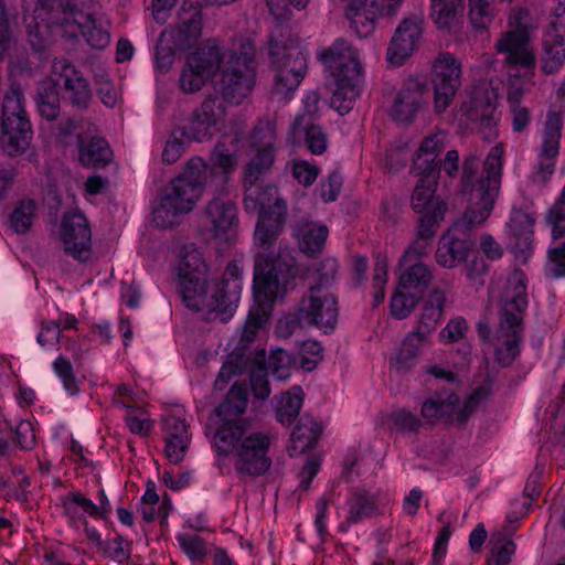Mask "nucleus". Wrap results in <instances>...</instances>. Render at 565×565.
<instances>
[{
  "instance_id": "nucleus-1",
  "label": "nucleus",
  "mask_w": 565,
  "mask_h": 565,
  "mask_svg": "<svg viewBox=\"0 0 565 565\" xmlns=\"http://www.w3.org/2000/svg\"><path fill=\"white\" fill-rule=\"evenodd\" d=\"M295 277L292 265L280 256L257 254L254 262L253 294L254 305L249 309L238 345L228 354L226 362L232 366L230 373L242 374L253 362L247 353L249 343L257 331L269 319L277 300H282L288 286Z\"/></svg>"
},
{
  "instance_id": "nucleus-2",
  "label": "nucleus",
  "mask_w": 565,
  "mask_h": 565,
  "mask_svg": "<svg viewBox=\"0 0 565 565\" xmlns=\"http://www.w3.org/2000/svg\"><path fill=\"white\" fill-rule=\"evenodd\" d=\"M93 0H22V21L30 33L56 32L70 40L82 35L94 49L109 43L107 31L96 26Z\"/></svg>"
},
{
  "instance_id": "nucleus-3",
  "label": "nucleus",
  "mask_w": 565,
  "mask_h": 565,
  "mask_svg": "<svg viewBox=\"0 0 565 565\" xmlns=\"http://www.w3.org/2000/svg\"><path fill=\"white\" fill-rule=\"evenodd\" d=\"M207 171L206 161L194 157L185 163L182 172L160 191V202L152 209V222L157 227L171 228L194 209L201 189L207 182Z\"/></svg>"
},
{
  "instance_id": "nucleus-4",
  "label": "nucleus",
  "mask_w": 565,
  "mask_h": 565,
  "mask_svg": "<svg viewBox=\"0 0 565 565\" xmlns=\"http://www.w3.org/2000/svg\"><path fill=\"white\" fill-rule=\"evenodd\" d=\"M501 154L499 147L491 149L484 160V177H479L477 156L469 154L463 160L460 193L468 202L466 212L472 222H486L493 209L500 189Z\"/></svg>"
},
{
  "instance_id": "nucleus-5",
  "label": "nucleus",
  "mask_w": 565,
  "mask_h": 565,
  "mask_svg": "<svg viewBox=\"0 0 565 565\" xmlns=\"http://www.w3.org/2000/svg\"><path fill=\"white\" fill-rule=\"evenodd\" d=\"M500 303L495 339L502 345L495 349L494 355L500 366L508 367L520 353L519 344L524 332L527 295L524 274L521 270H516L513 279L508 281L505 295Z\"/></svg>"
},
{
  "instance_id": "nucleus-6",
  "label": "nucleus",
  "mask_w": 565,
  "mask_h": 565,
  "mask_svg": "<svg viewBox=\"0 0 565 565\" xmlns=\"http://www.w3.org/2000/svg\"><path fill=\"white\" fill-rule=\"evenodd\" d=\"M249 427H226L213 435L214 448L220 456L234 455V468L241 476L256 478L267 472L271 459L267 456L270 440L262 433L248 434Z\"/></svg>"
},
{
  "instance_id": "nucleus-7",
  "label": "nucleus",
  "mask_w": 565,
  "mask_h": 565,
  "mask_svg": "<svg viewBox=\"0 0 565 565\" xmlns=\"http://www.w3.org/2000/svg\"><path fill=\"white\" fill-rule=\"evenodd\" d=\"M334 78L335 88L331 106L339 113H348L363 85L362 66L358 51L344 39H338L318 55Z\"/></svg>"
},
{
  "instance_id": "nucleus-8",
  "label": "nucleus",
  "mask_w": 565,
  "mask_h": 565,
  "mask_svg": "<svg viewBox=\"0 0 565 565\" xmlns=\"http://www.w3.org/2000/svg\"><path fill=\"white\" fill-rule=\"evenodd\" d=\"M243 204L247 213L258 212L255 228V243L264 250H268L282 233L287 220L286 201L278 196V189L274 184L257 186L244 184Z\"/></svg>"
},
{
  "instance_id": "nucleus-9",
  "label": "nucleus",
  "mask_w": 565,
  "mask_h": 565,
  "mask_svg": "<svg viewBox=\"0 0 565 565\" xmlns=\"http://www.w3.org/2000/svg\"><path fill=\"white\" fill-rule=\"evenodd\" d=\"M269 64L275 72L273 93L288 98L301 83L307 72V57L301 50L299 39L285 38L284 34L269 39Z\"/></svg>"
},
{
  "instance_id": "nucleus-10",
  "label": "nucleus",
  "mask_w": 565,
  "mask_h": 565,
  "mask_svg": "<svg viewBox=\"0 0 565 565\" xmlns=\"http://www.w3.org/2000/svg\"><path fill=\"white\" fill-rule=\"evenodd\" d=\"M204 264L200 253L192 248L184 247L180 255L178 288L185 306L194 311H202L205 308H220L216 295L221 289H215L213 295L209 294L210 282L204 273Z\"/></svg>"
},
{
  "instance_id": "nucleus-11",
  "label": "nucleus",
  "mask_w": 565,
  "mask_h": 565,
  "mask_svg": "<svg viewBox=\"0 0 565 565\" xmlns=\"http://www.w3.org/2000/svg\"><path fill=\"white\" fill-rule=\"evenodd\" d=\"M33 131L22 105L19 88L6 94L0 125V149L10 157L21 156L31 145Z\"/></svg>"
},
{
  "instance_id": "nucleus-12",
  "label": "nucleus",
  "mask_w": 565,
  "mask_h": 565,
  "mask_svg": "<svg viewBox=\"0 0 565 565\" xmlns=\"http://www.w3.org/2000/svg\"><path fill=\"white\" fill-rule=\"evenodd\" d=\"M253 63L254 47L250 44H242L239 55L228 54L227 66L214 85L215 94L224 104H239L250 93L255 78Z\"/></svg>"
},
{
  "instance_id": "nucleus-13",
  "label": "nucleus",
  "mask_w": 565,
  "mask_h": 565,
  "mask_svg": "<svg viewBox=\"0 0 565 565\" xmlns=\"http://www.w3.org/2000/svg\"><path fill=\"white\" fill-rule=\"evenodd\" d=\"M465 212L461 221L455 222L451 227L444 234L436 250V260L439 265L447 268H454L459 263L468 258L469 252L475 248V241L470 237L469 232L476 224L484 222H472Z\"/></svg>"
},
{
  "instance_id": "nucleus-14",
  "label": "nucleus",
  "mask_w": 565,
  "mask_h": 565,
  "mask_svg": "<svg viewBox=\"0 0 565 565\" xmlns=\"http://www.w3.org/2000/svg\"><path fill=\"white\" fill-rule=\"evenodd\" d=\"M460 75L461 65L452 54H441L435 61L431 82L437 113L445 111L449 106L461 85Z\"/></svg>"
},
{
  "instance_id": "nucleus-15",
  "label": "nucleus",
  "mask_w": 565,
  "mask_h": 565,
  "mask_svg": "<svg viewBox=\"0 0 565 565\" xmlns=\"http://www.w3.org/2000/svg\"><path fill=\"white\" fill-rule=\"evenodd\" d=\"M60 238L67 255L79 262H86L90 257L92 231L82 212L73 211L63 215Z\"/></svg>"
},
{
  "instance_id": "nucleus-16",
  "label": "nucleus",
  "mask_w": 565,
  "mask_h": 565,
  "mask_svg": "<svg viewBox=\"0 0 565 565\" xmlns=\"http://www.w3.org/2000/svg\"><path fill=\"white\" fill-rule=\"evenodd\" d=\"M179 23L161 32L167 41L180 52L191 49L201 35V6L196 1L184 0L179 11Z\"/></svg>"
},
{
  "instance_id": "nucleus-17",
  "label": "nucleus",
  "mask_w": 565,
  "mask_h": 565,
  "mask_svg": "<svg viewBox=\"0 0 565 565\" xmlns=\"http://www.w3.org/2000/svg\"><path fill=\"white\" fill-rule=\"evenodd\" d=\"M300 312L307 326H317L321 329L333 330L338 321V307L335 297L322 294L320 286H311L308 296L300 302Z\"/></svg>"
},
{
  "instance_id": "nucleus-18",
  "label": "nucleus",
  "mask_w": 565,
  "mask_h": 565,
  "mask_svg": "<svg viewBox=\"0 0 565 565\" xmlns=\"http://www.w3.org/2000/svg\"><path fill=\"white\" fill-rule=\"evenodd\" d=\"M204 215L213 238L221 243H232L236 239L239 218L237 206L233 201L213 198L206 204Z\"/></svg>"
},
{
  "instance_id": "nucleus-19",
  "label": "nucleus",
  "mask_w": 565,
  "mask_h": 565,
  "mask_svg": "<svg viewBox=\"0 0 565 565\" xmlns=\"http://www.w3.org/2000/svg\"><path fill=\"white\" fill-rule=\"evenodd\" d=\"M52 68L60 88L64 89V99L78 109L88 108L93 94L82 72L64 58H55Z\"/></svg>"
},
{
  "instance_id": "nucleus-20",
  "label": "nucleus",
  "mask_w": 565,
  "mask_h": 565,
  "mask_svg": "<svg viewBox=\"0 0 565 565\" xmlns=\"http://www.w3.org/2000/svg\"><path fill=\"white\" fill-rule=\"evenodd\" d=\"M430 88L426 79L408 78L391 109V116L395 121L411 124L419 109L427 103Z\"/></svg>"
},
{
  "instance_id": "nucleus-21",
  "label": "nucleus",
  "mask_w": 565,
  "mask_h": 565,
  "mask_svg": "<svg viewBox=\"0 0 565 565\" xmlns=\"http://www.w3.org/2000/svg\"><path fill=\"white\" fill-rule=\"evenodd\" d=\"M422 34L420 19L417 17L405 18L391 39L386 60L393 65H402L418 49Z\"/></svg>"
},
{
  "instance_id": "nucleus-22",
  "label": "nucleus",
  "mask_w": 565,
  "mask_h": 565,
  "mask_svg": "<svg viewBox=\"0 0 565 565\" xmlns=\"http://www.w3.org/2000/svg\"><path fill=\"white\" fill-rule=\"evenodd\" d=\"M498 53L505 54V64L526 70L534 68L536 58L531 47L530 33L523 29H510L501 33L495 43Z\"/></svg>"
},
{
  "instance_id": "nucleus-23",
  "label": "nucleus",
  "mask_w": 565,
  "mask_h": 565,
  "mask_svg": "<svg viewBox=\"0 0 565 565\" xmlns=\"http://www.w3.org/2000/svg\"><path fill=\"white\" fill-rule=\"evenodd\" d=\"M215 289H221L215 297L220 308H205V310L216 313L222 322H226L236 310L241 297L242 287L238 280V266L236 264H228L225 275L220 281L210 282L209 294L213 295Z\"/></svg>"
},
{
  "instance_id": "nucleus-24",
  "label": "nucleus",
  "mask_w": 565,
  "mask_h": 565,
  "mask_svg": "<svg viewBox=\"0 0 565 565\" xmlns=\"http://www.w3.org/2000/svg\"><path fill=\"white\" fill-rule=\"evenodd\" d=\"M419 177L412 194V207L420 214V216H431L440 210L441 222L444 221L445 213L447 212V203L440 198L436 196L438 180L440 174L434 172L415 171Z\"/></svg>"
},
{
  "instance_id": "nucleus-25",
  "label": "nucleus",
  "mask_w": 565,
  "mask_h": 565,
  "mask_svg": "<svg viewBox=\"0 0 565 565\" xmlns=\"http://www.w3.org/2000/svg\"><path fill=\"white\" fill-rule=\"evenodd\" d=\"M388 3V0H351L349 2L345 17L359 38H367L374 32L377 15L391 18L386 13Z\"/></svg>"
},
{
  "instance_id": "nucleus-26",
  "label": "nucleus",
  "mask_w": 565,
  "mask_h": 565,
  "mask_svg": "<svg viewBox=\"0 0 565 565\" xmlns=\"http://www.w3.org/2000/svg\"><path fill=\"white\" fill-rule=\"evenodd\" d=\"M562 116L556 111H548L544 130V142L541 151V160L537 164L536 177L545 182L555 169V158L558 156L559 140L562 136Z\"/></svg>"
},
{
  "instance_id": "nucleus-27",
  "label": "nucleus",
  "mask_w": 565,
  "mask_h": 565,
  "mask_svg": "<svg viewBox=\"0 0 565 565\" xmlns=\"http://www.w3.org/2000/svg\"><path fill=\"white\" fill-rule=\"evenodd\" d=\"M247 404L248 396L245 385L235 383L228 391L225 399L214 411L222 422L217 429L249 427L250 422L241 417L245 413Z\"/></svg>"
},
{
  "instance_id": "nucleus-28",
  "label": "nucleus",
  "mask_w": 565,
  "mask_h": 565,
  "mask_svg": "<svg viewBox=\"0 0 565 565\" xmlns=\"http://www.w3.org/2000/svg\"><path fill=\"white\" fill-rule=\"evenodd\" d=\"M230 53L223 51L216 40L210 39L186 57L188 65L199 68L212 78L217 71L223 72V68L227 66Z\"/></svg>"
},
{
  "instance_id": "nucleus-29",
  "label": "nucleus",
  "mask_w": 565,
  "mask_h": 565,
  "mask_svg": "<svg viewBox=\"0 0 565 565\" xmlns=\"http://www.w3.org/2000/svg\"><path fill=\"white\" fill-rule=\"evenodd\" d=\"M440 210L437 209L431 216H419L417 224L416 239L408 246L404 255L399 259L401 266H407L427 253L431 238L435 236L441 223Z\"/></svg>"
},
{
  "instance_id": "nucleus-30",
  "label": "nucleus",
  "mask_w": 565,
  "mask_h": 565,
  "mask_svg": "<svg viewBox=\"0 0 565 565\" xmlns=\"http://www.w3.org/2000/svg\"><path fill=\"white\" fill-rule=\"evenodd\" d=\"M78 160L85 167L104 168L110 163L113 151L103 137L79 132L77 135Z\"/></svg>"
},
{
  "instance_id": "nucleus-31",
  "label": "nucleus",
  "mask_w": 565,
  "mask_h": 565,
  "mask_svg": "<svg viewBox=\"0 0 565 565\" xmlns=\"http://www.w3.org/2000/svg\"><path fill=\"white\" fill-rule=\"evenodd\" d=\"M34 103L39 115L47 121H55L61 114L60 83L53 76L35 85Z\"/></svg>"
},
{
  "instance_id": "nucleus-32",
  "label": "nucleus",
  "mask_w": 565,
  "mask_h": 565,
  "mask_svg": "<svg viewBox=\"0 0 565 565\" xmlns=\"http://www.w3.org/2000/svg\"><path fill=\"white\" fill-rule=\"evenodd\" d=\"M321 431V426L311 416L302 415L290 435V456H294V452L301 455L313 449Z\"/></svg>"
},
{
  "instance_id": "nucleus-33",
  "label": "nucleus",
  "mask_w": 565,
  "mask_h": 565,
  "mask_svg": "<svg viewBox=\"0 0 565 565\" xmlns=\"http://www.w3.org/2000/svg\"><path fill=\"white\" fill-rule=\"evenodd\" d=\"M459 401V396L454 392L447 390L437 392L423 403L422 416L428 423H435L439 419L451 420Z\"/></svg>"
},
{
  "instance_id": "nucleus-34",
  "label": "nucleus",
  "mask_w": 565,
  "mask_h": 565,
  "mask_svg": "<svg viewBox=\"0 0 565 565\" xmlns=\"http://www.w3.org/2000/svg\"><path fill=\"white\" fill-rule=\"evenodd\" d=\"M403 267L405 269L399 276L398 285L415 297L423 299L434 278L430 268L422 262H414Z\"/></svg>"
},
{
  "instance_id": "nucleus-35",
  "label": "nucleus",
  "mask_w": 565,
  "mask_h": 565,
  "mask_svg": "<svg viewBox=\"0 0 565 565\" xmlns=\"http://www.w3.org/2000/svg\"><path fill=\"white\" fill-rule=\"evenodd\" d=\"M445 303V292L438 288L434 289L425 301L418 320V327L413 332L419 333L418 335L426 340L428 334L435 330L437 322L443 317Z\"/></svg>"
},
{
  "instance_id": "nucleus-36",
  "label": "nucleus",
  "mask_w": 565,
  "mask_h": 565,
  "mask_svg": "<svg viewBox=\"0 0 565 565\" xmlns=\"http://www.w3.org/2000/svg\"><path fill=\"white\" fill-rule=\"evenodd\" d=\"M211 175H221L226 182L228 175L238 167V156L223 142H217L206 161Z\"/></svg>"
},
{
  "instance_id": "nucleus-37",
  "label": "nucleus",
  "mask_w": 565,
  "mask_h": 565,
  "mask_svg": "<svg viewBox=\"0 0 565 565\" xmlns=\"http://www.w3.org/2000/svg\"><path fill=\"white\" fill-rule=\"evenodd\" d=\"M440 151L441 146L435 137L424 138L413 160V170L423 172L436 171V174H440L441 160H437Z\"/></svg>"
},
{
  "instance_id": "nucleus-38",
  "label": "nucleus",
  "mask_w": 565,
  "mask_h": 565,
  "mask_svg": "<svg viewBox=\"0 0 565 565\" xmlns=\"http://www.w3.org/2000/svg\"><path fill=\"white\" fill-rule=\"evenodd\" d=\"M542 70L546 74L557 72L565 61V39L558 34H544L542 41Z\"/></svg>"
},
{
  "instance_id": "nucleus-39",
  "label": "nucleus",
  "mask_w": 565,
  "mask_h": 565,
  "mask_svg": "<svg viewBox=\"0 0 565 565\" xmlns=\"http://www.w3.org/2000/svg\"><path fill=\"white\" fill-rule=\"evenodd\" d=\"M303 397V390L298 385L284 393L276 408V419L282 425L290 426L299 415Z\"/></svg>"
},
{
  "instance_id": "nucleus-40",
  "label": "nucleus",
  "mask_w": 565,
  "mask_h": 565,
  "mask_svg": "<svg viewBox=\"0 0 565 565\" xmlns=\"http://www.w3.org/2000/svg\"><path fill=\"white\" fill-rule=\"evenodd\" d=\"M274 149H255L254 156L244 168V184H256L266 174L274 163Z\"/></svg>"
},
{
  "instance_id": "nucleus-41",
  "label": "nucleus",
  "mask_w": 565,
  "mask_h": 565,
  "mask_svg": "<svg viewBox=\"0 0 565 565\" xmlns=\"http://www.w3.org/2000/svg\"><path fill=\"white\" fill-rule=\"evenodd\" d=\"M418 334L411 332L403 341L396 358L391 360V366L397 372H407L415 365L420 347L426 341Z\"/></svg>"
},
{
  "instance_id": "nucleus-42",
  "label": "nucleus",
  "mask_w": 565,
  "mask_h": 565,
  "mask_svg": "<svg viewBox=\"0 0 565 565\" xmlns=\"http://www.w3.org/2000/svg\"><path fill=\"white\" fill-rule=\"evenodd\" d=\"M463 0H431V18L440 30L450 31L456 24Z\"/></svg>"
},
{
  "instance_id": "nucleus-43",
  "label": "nucleus",
  "mask_w": 565,
  "mask_h": 565,
  "mask_svg": "<svg viewBox=\"0 0 565 565\" xmlns=\"http://www.w3.org/2000/svg\"><path fill=\"white\" fill-rule=\"evenodd\" d=\"M489 545H491L489 565H509L511 556L515 552V544L510 533L495 532L491 534Z\"/></svg>"
},
{
  "instance_id": "nucleus-44",
  "label": "nucleus",
  "mask_w": 565,
  "mask_h": 565,
  "mask_svg": "<svg viewBox=\"0 0 565 565\" xmlns=\"http://www.w3.org/2000/svg\"><path fill=\"white\" fill-rule=\"evenodd\" d=\"M198 118L209 122L215 129L216 125L224 119L226 106L217 94L205 97L200 107L193 111Z\"/></svg>"
},
{
  "instance_id": "nucleus-45",
  "label": "nucleus",
  "mask_w": 565,
  "mask_h": 565,
  "mask_svg": "<svg viewBox=\"0 0 565 565\" xmlns=\"http://www.w3.org/2000/svg\"><path fill=\"white\" fill-rule=\"evenodd\" d=\"M349 504L348 522L350 523H356L365 518H371L376 510L374 499L365 491H354Z\"/></svg>"
},
{
  "instance_id": "nucleus-46",
  "label": "nucleus",
  "mask_w": 565,
  "mask_h": 565,
  "mask_svg": "<svg viewBox=\"0 0 565 565\" xmlns=\"http://www.w3.org/2000/svg\"><path fill=\"white\" fill-rule=\"evenodd\" d=\"M35 203L25 199L19 202L9 217L11 228L18 234H24L32 225L34 217Z\"/></svg>"
},
{
  "instance_id": "nucleus-47",
  "label": "nucleus",
  "mask_w": 565,
  "mask_h": 565,
  "mask_svg": "<svg viewBox=\"0 0 565 565\" xmlns=\"http://www.w3.org/2000/svg\"><path fill=\"white\" fill-rule=\"evenodd\" d=\"M493 17V8L488 1L469 0V20L477 32L487 31Z\"/></svg>"
},
{
  "instance_id": "nucleus-48",
  "label": "nucleus",
  "mask_w": 565,
  "mask_h": 565,
  "mask_svg": "<svg viewBox=\"0 0 565 565\" xmlns=\"http://www.w3.org/2000/svg\"><path fill=\"white\" fill-rule=\"evenodd\" d=\"M327 236L328 228L324 225L309 228L302 233L299 248L310 257H313L323 248Z\"/></svg>"
},
{
  "instance_id": "nucleus-49",
  "label": "nucleus",
  "mask_w": 565,
  "mask_h": 565,
  "mask_svg": "<svg viewBox=\"0 0 565 565\" xmlns=\"http://www.w3.org/2000/svg\"><path fill=\"white\" fill-rule=\"evenodd\" d=\"M420 300L422 299L415 297L407 290H404L398 285L397 291L391 299V313L397 319H405L416 308Z\"/></svg>"
},
{
  "instance_id": "nucleus-50",
  "label": "nucleus",
  "mask_w": 565,
  "mask_h": 565,
  "mask_svg": "<svg viewBox=\"0 0 565 565\" xmlns=\"http://www.w3.org/2000/svg\"><path fill=\"white\" fill-rule=\"evenodd\" d=\"M296 363L297 358L292 353L282 349L273 350L268 359V364L271 369L273 375L279 380L287 379L289 376L288 369Z\"/></svg>"
},
{
  "instance_id": "nucleus-51",
  "label": "nucleus",
  "mask_w": 565,
  "mask_h": 565,
  "mask_svg": "<svg viewBox=\"0 0 565 565\" xmlns=\"http://www.w3.org/2000/svg\"><path fill=\"white\" fill-rule=\"evenodd\" d=\"M276 139L275 126L269 121L259 122L250 134L249 142L253 149H273Z\"/></svg>"
},
{
  "instance_id": "nucleus-52",
  "label": "nucleus",
  "mask_w": 565,
  "mask_h": 565,
  "mask_svg": "<svg viewBox=\"0 0 565 565\" xmlns=\"http://www.w3.org/2000/svg\"><path fill=\"white\" fill-rule=\"evenodd\" d=\"M211 78L203 74L199 68L190 67L186 61L179 79L180 88L184 93H196Z\"/></svg>"
},
{
  "instance_id": "nucleus-53",
  "label": "nucleus",
  "mask_w": 565,
  "mask_h": 565,
  "mask_svg": "<svg viewBox=\"0 0 565 565\" xmlns=\"http://www.w3.org/2000/svg\"><path fill=\"white\" fill-rule=\"evenodd\" d=\"M53 370L57 376L62 380L64 388L71 394L75 395L78 393V383L74 374L73 365L70 360L60 355L53 362Z\"/></svg>"
},
{
  "instance_id": "nucleus-54",
  "label": "nucleus",
  "mask_w": 565,
  "mask_h": 565,
  "mask_svg": "<svg viewBox=\"0 0 565 565\" xmlns=\"http://www.w3.org/2000/svg\"><path fill=\"white\" fill-rule=\"evenodd\" d=\"M213 130L214 128L209 122L201 120L192 113L189 124L183 129H180V136L202 142L213 136Z\"/></svg>"
},
{
  "instance_id": "nucleus-55",
  "label": "nucleus",
  "mask_w": 565,
  "mask_h": 565,
  "mask_svg": "<svg viewBox=\"0 0 565 565\" xmlns=\"http://www.w3.org/2000/svg\"><path fill=\"white\" fill-rule=\"evenodd\" d=\"M166 35L159 36L156 45L154 62L156 67L161 72H168L173 62L178 50L173 49V45L167 41Z\"/></svg>"
},
{
  "instance_id": "nucleus-56",
  "label": "nucleus",
  "mask_w": 565,
  "mask_h": 565,
  "mask_svg": "<svg viewBox=\"0 0 565 565\" xmlns=\"http://www.w3.org/2000/svg\"><path fill=\"white\" fill-rule=\"evenodd\" d=\"M249 380L255 398L266 399L270 394V387L265 363H258L252 369Z\"/></svg>"
},
{
  "instance_id": "nucleus-57",
  "label": "nucleus",
  "mask_w": 565,
  "mask_h": 565,
  "mask_svg": "<svg viewBox=\"0 0 565 565\" xmlns=\"http://www.w3.org/2000/svg\"><path fill=\"white\" fill-rule=\"evenodd\" d=\"M181 548L192 561L202 559L206 554L205 541L199 535L179 536Z\"/></svg>"
},
{
  "instance_id": "nucleus-58",
  "label": "nucleus",
  "mask_w": 565,
  "mask_h": 565,
  "mask_svg": "<svg viewBox=\"0 0 565 565\" xmlns=\"http://www.w3.org/2000/svg\"><path fill=\"white\" fill-rule=\"evenodd\" d=\"M180 128L174 129L171 134L170 139L166 142V146L162 151V161L164 163L171 164L177 162L183 151H184V142L181 140Z\"/></svg>"
},
{
  "instance_id": "nucleus-59",
  "label": "nucleus",
  "mask_w": 565,
  "mask_h": 565,
  "mask_svg": "<svg viewBox=\"0 0 565 565\" xmlns=\"http://www.w3.org/2000/svg\"><path fill=\"white\" fill-rule=\"evenodd\" d=\"M306 324L305 318L300 312V308L296 313H289L280 319L276 327V334L280 338H289L297 329Z\"/></svg>"
},
{
  "instance_id": "nucleus-60",
  "label": "nucleus",
  "mask_w": 565,
  "mask_h": 565,
  "mask_svg": "<svg viewBox=\"0 0 565 565\" xmlns=\"http://www.w3.org/2000/svg\"><path fill=\"white\" fill-rule=\"evenodd\" d=\"M309 0H266L269 12L275 19H286L290 14V7L302 9Z\"/></svg>"
},
{
  "instance_id": "nucleus-61",
  "label": "nucleus",
  "mask_w": 565,
  "mask_h": 565,
  "mask_svg": "<svg viewBox=\"0 0 565 565\" xmlns=\"http://www.w3.org/2000/svg\"><path fill=\"white\" fill-rule=\"evenodd\" d=\"M468 330L467 322L463 318L458 317L451 319L447 326L440 331L439 338L448 343L462 339Z\"/></svg>"
},
{
  "instance_id": "nucleus-62",
  "label": "nucleus",
  "mask_w": 565,
  "mask_h": 565,
  "mask_svg": "<svg viewBox=\"0 0 565 565\" xmlns=\"http://www.w3.org/2000/svg\"><path fill=\"white\" fill-rule=\"evenodd\" d=\"M306 142L315 154H321L327 148V138L319 126L310 125L306 128Z\"/></svg>"
},
{
  "instance_id": "nucleus-63",
  "label": "nucleus",
  "mask_w": 565,
  "mask_h": 565,
  "mask_svg": "<svg viewBox=\"0 0 565 565\" xmlns=\"http://www.w3.org/2000/svg\"><path fill=\"white\" fill-rule=\"evenodd\" d=\"M343 179L340 172L333 171L329 174L327 183L321 185V198L329 203L337 200L342 188Z\"/></svg>"
},
{
  "instance_id": "nucleus-64",
  "label": "nucleus",
  "mask_w": 565,
  "mask_h": 565,
  "mask_svg": "<svg viewBox=\"0 0 565 565\" xmlns=\"http://www.w3.org/2000/svg\"><path fill=\"white\" fill-rule=\"evenodd\" d=\"M189 445V438H167L166 455L170 462L179 463L183 460Z\"/></svg>"
}]
</instances>
